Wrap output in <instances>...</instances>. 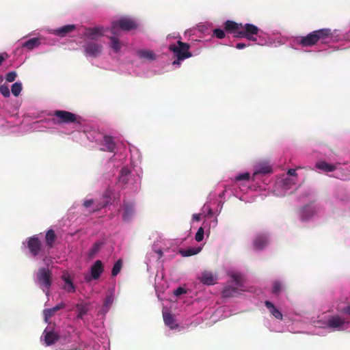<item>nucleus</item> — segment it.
I'll use <instances>...</instances> for the list:
<instances>
[{
  "mask_svg": "<svg viewBox=\"0 0 350 350\" xmlns=\"http://www.w3.org/2000/svg\"><path fill=\"white\" fill-rule=\"evenodd\" d=\"M17 77V74L16 72L14 71H12V72H8L6 76H5V80L8 81V82H13L16 78Z\"/></svg>",
  "mask_w": 350,
  "mask_h": 350,
  "instance_id": "obj_42",
  "label": "nucleus"
},
{
  "mask_svg": "<svg viewBox=\"0 0 350 350\" xmlns=\"http://www.w3.org/2000/svg\"><path fill=\"white\" fill-rule=\"evenodd\" d=\"M0 92L5 97H9L10 95V92L8 86L5 85H0Z\"/></svg>",
  "mask_w": 350,
  "mask_h": 350,
  "instance_id": "obj_43",
  "label": "nucleus"
},
{
  "mask_svg": "<svg viewBox=\"0 0 350 350\" xmlns=\"http://www.w3.org/2000/svg\"><path fill=\"white\" fill-rule=\"evenodd\" d=\"M8 55L5 54H0V66L2 65L3 62L6 59Z\"/></svg>",
  "mask_w": 350,
  "mask_h": 350,
  "instance_id": "obj_50",
  "label": "nucleus"
},
{
  "mask_svg": "<svg viewBox=\"0 0 350 350\" xmlns=\"http://www.w3.org/2000/svg\"><path fill=\"white\" fill-rule=\"evenodd\" d=\"M91 277L94 280H97L104 271L103 264L101 260H97L91 267Z\"/></svg>",
  "mask_w": 350,
  "mask_h": 350,
  "instance_id": "obj_13",
  "label": "nucleus"
},
{
  "mask_svg": "<svg viewBox=\"0 0 350 350\" xmlns=\"http://www.w3.org/2000/svg\"><path fill=\"white\" fill-rule=\"evenodd\" d=\"M85 55L92 57L98 56L103 50L102 44L94 42H87L84 46Z\"/></svg>",
  "mask_w": 350,
  "mask_h": 350,
  "instance_id": "obj_8",
  "label": "nucleus"
},
{
  "mask_svg": "<svg viewBox=\"0 0 350 350\" xmlns=\"http://www.w3.org/2000/svg\"><path fill=\"white\" fill-rule=\"evenodd\" d=\"M137 55L140 58L147 59H154L156 58L154 53L152 51L141 50L137 52Z\"/></svg>",
  "mask_w": 350,
  "mask_h": 350,
  "instance_id": "obj_28",
  "label": "nucleus"
},
{
  "mask_svg": "<svg viewBox=\"0 0 350 350\" xmlns=\"http://www.w3.org/2000/svg\"><path fill=\"white\" fill-rule=\"evenodd\" d=\"M282 284L278 281L274 282L273 284L272 293L273 294L278 295L282 291Z\"/></svg>",
  "mask_w": 350,
  "mask_h": 350,
  "instance_id": "obj_39",
  "label": "nucleus"
},
{
  "mask_svg": "<svg viewBox=\"0 0 350 350\" xmlns=\"http://www.w3.org/2000/svg\"><path fill=\"white\" fill-rule=\"evenodd\" d=\"M97 209H98V208H94V209H93V210H92V212L96 211Z\"/></svg>",
  "mask_w": 350,
  "mask_h": 350,
  "instance_id": "obj_53",
  "label": "nucleus"
},
{
  "mask_svg": "<svg viewBox=\"0 0 350 350\" xmlns=\"http://www.w3.org/2000/svg\"><path fill=\"white\" fill-rule=\"evenodd\" d=\"M131 171L126 167L122 168L119 175V183L125 185L128 183L129 180V174Z\"/></svg>",
  "mask_w": 350,
  "mask_h": 350,
  "instance_id": "obj_22",
  "label": "nucleus"
},
{
  "mask_svg": "<svg viewBox=\"0 0 350 350\" xmlns=\"http://www.w3.org/2000/svg\"><path fill=\"white\" fill-rule=\"evenodd\" d=\"M40 44V42H39V40L38 38H31V39H29L28 40H27L26 42H25L23 43V46L31 50V49H33V48H35L36 46H38Z\"/></svg>",
  "mask_w": 350,
  "mask_h": 350,
  "instance_id": "obj_31",
  "label": "nucleus"
},
{
  "mask_svg": "<svg viewBox=\"0 0 350 350\" xmlns=\"http://www.w3.org/2000/svg\"><path fill=\"white\" fill-rule=\"evenodd\" d=\"M93 204L92 200H87L83 202V206L85 208H89Z\"/></svg>",
  "mask_w": 350,
  "mask_h": 350,
  "instance_id": "obj_47",
  "label": "nucleus"
},
{
  "mask_svg": "<svg viewBox=\"0 0 350 350\" xmlns=\"http://www.w3.org/2000/svg\"><path fill=\"white\" fill-rule=\"evenodd\" d=\"M186 293L187 291L185 288L183 287H178L174 291V294L178 297Z\"/></svg>",
  "mask_w": 350,
  "mask_h": 350,
  "instance_id": "obj_46",
  "label": "nucleus"
},
{
  "mask_svg": "<svg viewBox=\"0 0 350 350\" xmlns=\"http://www.w3.org/2000/svg\"><path fill=\"white\" fill-rule=\"evenodd\" d=\"M103 145L105 146V150L109 152H112L116 148V144L114 143L113 138L110 136H104Z\"/></svg>",
  "mask_w": 350,
  "mask_h": 350,
  "instance_id": "obj_23",
  "label": "nucleus"
},
{
  "mask_svg": "<svg viewBox=\"0 0 350 350\" xmlns=\"http://www.w3.org/2000/svg\"><path fill=\"white\" fill-rule=\"evenodd\" d=\"M104 35L103 27H96L93 28H86L83 36L92 40H96L98 37Z\"/></svg>",
  "mask_w": 350,
  "mask_h": 350,
  "instance_id": "obj_10",
  "label": "nucleus"
},
{
  "mask_svg": "<svg viewBox=\"0 0 350 350\" xmlns=\"http://www.w3.org/2000/svg\"><path fill=\"white\" fill-rule=\"evenodd\" d=\"M43 335L46 346L55 344L59 339V336L53 331H47L45 329L43 332Z\"/></svg>",
  "mask_w": 350,
  "mask_h": 350,
  "instance_id": "obj_15",
  "label": "nucleus"
},
{
  "mask_svg": "<svg viewBox=\"0 0 350 350\" xmlns=\"http://www.w3.org/2000/svg\"><path fill=\"white\" fill-rule=\"evenodd\" d=\"M66 307V304L64 303H60L57 304V306H54L53 308L46 309L44 310V320L46 322H48L49 319H51L55 313Z\"/></svg>",
  "mask_w": 350,
  "mask_h": 350,
  "instance_id": "obj_16",
  "label": "nucleus"
},
{
  "mask_svg": "<svg viewBox=\"0 0 350 350\" xmlns=\"http://www.w3.org/2000/svg\"><path fill=\"white\" fill-rule=\"evenodd\" d=\"M317 168L321 170L324 172H333L336 170L335 165L328 163L325 161H320L316 164Z\"/></svg>",
  "mask_w": 350,
  "mask_h": 350,
  "instance_id": "obj_24",
  "label": "nucleus"
},
{
  "mask_svg": "<svg viewBox=\"0 0 350 350\" xmlns=\"http://www.w3.org/2000/svg\"><path fill=\"white\" fill-rule=\"evenodd\" d=\"M134 213V208L131 204H126L123 213V219L124 221H129Z\"/></svg>",
  "mask_w": 350,
  "mask_h": 350,
  "instance_id": "obj_26",
  "label": "nucleus"
},
{
  "mask_svg": "<svg viewBox=\"0 0 350 350\" xmlns=\"http://www.w3.org/2000/svg\"><path fill=\"white\" fill-rule=\"evenodd\" d=\"M340 312L345 315L347 323H350V305L342 309Z\"/></svg>",
  "mask_w": 350,
  "mask_h": 350,
  "instance_id": "obj_45",
  "label": "nucleus"
},
{
  "mask_svg": "<svg viewBox=\"0 0 350 350\" xmlns=\"http://www.w3.org/2000/svg\"><path fill=\"white\" fill-rule=\"evenodd\" d=\"M314 213H315L314 208L310 205H307V206L302 207L299 210V213L300 219L302 221L308 220L314 215Z\"/></svg>",
  "mask_w": 350,
  "mask_h": 350,
  "instance_id": "obj_14",
  "label": "nucleus"
},
{
  "mask_svg": "<svg viewBox=\"0 0 350 350\" xmlns=\"http://www.w3.org/2000/svg\"><path fill=\"white\" fill-rule=\"evenodd\" d=\"M246 46H247V44L245 43H242V42L237 43L235 46V47L237 49H243L245 48Z\"/></svg>",
  "mask_w": 350,
  "mask_h": 350,
  "instance_id": "obj_48",
  "label": "nucleus"
},
{
  "mask_svg": "<svg viewBox=\"0 0 350 350\" xmlns=\"http://www.w3.org/2000/svg\"><path fill=\"white\" fill-rule=\"evenodd\" d=\"M230 277L232 281L235 283L237 287L240 288L243 286V283L244 281L243 275L239 273H232Z\"/></svg>",
  "mask_w": 350,
  "mask_h": 350,
  "instance_id": "obj_27",
  "label": "nucleus"
},
{
  "mask_svg": "<svg viewBox=\"0 0 350 350\" xmlns=\"http://www.w3.org/2000/svg\"><path fill=\"white\" fill-rule=\"evenodd\" d=\"M109 38L111 41L110 46L116 53L119 52L121 49V44L118 38L115 36H110Z\"/></svg>",
  "mask_w": 350,
  "mask_h": 350,
  "instance_id": "obj_29",
  "label": "nucleus"
},
{
  "mask_svg": "<svg viewBox=\"0 0 350 350\" xmlns=\"http://www.w3.org/2000/svg\"><path fill=\"white\" fill-rule=\"evenodd\" d=\"M213 35L219 38V39H222L225 37L226 34H225V31L223 30V29H214L213 31Z\"/></svg>",
  "mask_w": 350,
  "mask_h": 350,
  "instance_id": "obj_41",
  "label": "nucleus"
},
{
  "mask_svg": "<svg viewBox=\"0 0 350 350\" xmlns=\"http://www.w3.org/2000/svg\"><path fill=\"white\" fill-rule=\"evenodd\" d=\"M113 301V295L110 293L107 295L103 302V308L107 311Z\"/></svg>",
  "mask_w": 350,
  "mask_h": 350,
  "instance_id": "obj_36",
  "label": "nucleus"
},
{
  "mask_svg": "<svg viewBox=\"0 0 350 350\" xmlns=\"http://www.w3.org/2000/svg\"><path fill=\"white\" fill-rule=\"evenodd\" d=\"M36 282L42 291L48 295L52 284L51 271L45 267L40 268L36 273Z\"/></svg>",
  "mask_w": 350,
  "mask_h": 350,
  "instance_id": "obj_4",
  "label": "nucleus"
},
{
  "mask_svg": "<svg viewBox=\"0 0 350 350\" xmlns=\"http://www.w3.org/2000/svg\"><path fill=\"white\" fill-rule=\"evenodd\" d=\"M77 317L82 319L88 312V308L83 305H77Z\"/></svg>",
  "mask_w": 350,
  "mask_h": 350,
  "instance_id": "obj_38",
  "label": "nucleus"
},
{
  "mask_svg": "<svg viewBox=\"0 0 350 350\" xmlns=\"http://www.w3.org/2000/svg\"><path fill=\"white\" fill-rule=\"evenodd\" d=\"M250 174L248 172H245L243 174H239L236 176L235 180L237 181L241 180H248L250 179Z\"/></svg>",
  "mask_w": 350,
  "mask_h": 350,
  "instance_id": "obj_44",
  "label": "nucleus"
},
{
  "mask_svg": "<svg viewBox=\"0 0 350 350\" xmlns=\"http://www.w3.org/2000/svg\"><path fill=\"white\" fill-rule=\"evenodd\" d=\"M102 243L100 242L95 243L89 252V257H94L100 250Z\"/></svg>",
  "mask_w": 350,
  "mask_h": 350,
  "instance_id": "obj_35",
  "label": "nucleus"
},
{
  "mask_svg": "<svg viewBox=\"0 0 350 350\" xmlns=\"http://www.w3.org/2000/svg\"><path fill=\"white\" fill-rule=\"evenodd\" d=\"M260 31L259 28L253 24H241V29L238 32L237 38H245L250 41L256 42L254 36H257Z\"/></svg>",
  "mask_w": 350,
  "mask_h": 350,
  "instance_id": "obj_6",
  "label": "nucleus"
},
{
  "mask_svg": "<svg viewBox=\"0 0 350 350\" xmlns=\"http://www.w3.org/2000/svg\"><path fill=\"white\" fill-rule=\"evenodd\" d=\"M238 287L232 286L231 285L226 286L222 291V296L224 297H232L238 293Z\"/></svg>",
  "mask_w": 350,
  "mask_h": 350,
  "instance_id": "obj_21",
  "label": "nucleus"
},
{
  "mask_svg": "<svg viewBox=\"0 0 350 350\" xmlns=\"http://www.w3.org/2000/svg\"><path fill=\"white\" fill-rule=\"evenodd\" d=\"M189 44L180 40L177 41L176 44L170 45L169 50L172 51L177 58L173 62V65L180 64L181 61L192 56L191 53L189 51Z\"/></svg>",
  "mask_w": 350,
  "mask_h": 350,
  "instance_id": "obj_2",
  "label": "nucleus"
},
{
  "mask_svg": "<svg viewBox=\"0 0 350 350\" xmlns=\"http://www.w3.org/2000/svg\"><path fill=\"white\" fill-rule=\"evenodd\" d=\"M241 24L228 20L224 23V29L227 33H232L234 38H237L238 32L241 29Z\"/></svg>",
  "mask_w": 350,
  "mask_h": 350,
  "instance_id": "obj_11",
  "label": "nucleus"
},
{
  "mask_svg": "<svg viewBox=\"0 0 350 350\" xmlns=\"http://www.w3.org/2000/svg\"><path fill=\"white\" fill-rule=\"evenodd\" d=\"M76 29L75 25H66L54 30L55 34L64 37Z\"/></svg>",
  "mask_w": 350,
  "mask_h": 350,
  "instance_id": "obj_17",
  "label": "nucleus"
},
{
  "mask_svg": "<svg viewBox=\"0 0 350 350\" xmlns=\"http://www.w3.org/2000/svg\"><path fill=\"white\" fill-rule=\"evenodd\" d=\"M265 306L269 309L270 313L277 319L282 320L283 315L282 312L276 308L274 305L269 301H265Z\"/></svg>",
  "mask_w": 350,
  "mask_h": 350,
  "instance_id": "obj_19",
  "label": "nucleus"
},
{
  "mask_svg": "<svg viewBox=\"0 0 350 350\" xmlns=\"http://www.w3.org/2000/svg\"><path fill=\"white\" fill-rule=\"evenodd\" d=\"M201 250V248L200 247H198V248H189V249H187V250H181L180 251V254L183 256L184 257H188V256H191L193 255H196L198 253H199Z\"/></svg>",
  "mask_w": 350,
  "mask_h": 350,
  "instance_id": "obj_32",
  "label": "nucleus"
},
{
  "mask_svg": "<svg viewBox=\"0 0 350 350\" xmlns=\"http://www.w3.org/2000/svg\"><path fill=\"white\" fill-rule=\"evenodd\" d=\"M193 219L196 221H199L200 219V215L199 214L193 215Z\"/></svg>",
  "mask_w": 350,
  "mask_h": 350,
  "instance_id": "obj_51",
  "label": "nucleus"
},
{
  "mask_svg": "<svg viewBox=\"0 0 350 350\" xmlns=\"http://www.w3.org/2000/svg\"><path fill=\"white\" fill-rule=\"evenodd\" d=\"M27 247L32 256H38L42 250V243L37 236L27 239Z\"/></svg>",
  "mask_w": 350,
  "mask_h": 350,
  "instance_id": "obj_7",
  "label": "nucleus"
},
{
  "mask_svg": "<svg viewBox=\"0 0 350 350\" xmlns=\"http://www.w3.org/2000/svg\"><path fill=\"white\" fill-rule=\"evenodd\" d=\"M288 175L296 176L297 175L296 170L295 169H289L287 172Z\"/></svg>",
  "mask_w": 350,
  "mask_h": 350,
  "instance_id": "obj_49",
  "label": "nucleus"
},
{
  "mask_svg": "<svg viewBox=\"0 0 350 350\" xmlns=\"http://www.w3.org/2000/svg\"><path fill=\"white\" fill-rule=\"evenodd\" d=\"M217 275L216 273L209 271H204L202 273L201 276L199 278L200 282L206 285L215 284L217 281Z\"/></svg>",
  "mask_w": 350,
  "mask_h": 350,
  "instance_id": "obj_9",
  "label": "nucleus"
},
{
  "mask_svg": "<svg viewBox=\"0 0 350 350\" xmlns=\"http://www.w3.org/2000/svg\"><path fill=\"white\" fill-rule=\"evenodd\" d=\"M163 320L165 324L168 326L170 329H176L178 325L176 323L174 317L170 313H163Z\"/></svg>",
  "mask_w": 350,
  "mask_h": 350,
  "instance_id": "obj_20",
  "label": "nucleus"
},
{
  "mask_svg": "<svg viewBox=\"0 0 350 350\" xmlns=\"http://www.w3.org/2000/svg\"><path fill=\"white\" fill-rule=\"evenodd\" d=\"M204 228L202 227L199 228L195 236L196 241L198 242H200L201 241H202L204 239Z\"/></svg>",
  "mask_w": 350,
  "mask_h": 350,
  "instance_id": "obj_40",
  "label": "nucleus"
},
{
  "mask_svg": "<svg viewBox=\"0 0 350 350\" xmlns=\"http://www.w3.org/2000/svg\"><path fill=\"white\" fill-rule=\"evenodd\" d=\"M122 267V260L121 259L118 260L111 270V275L116 276L121 271Z\"/></svg>",
  "mask_w": 350,
  "mask_h": 350,
  "instance_id": "obj_34",
  "label": "nucleus"
},
{
  "mask_svg": "<svg viewBox=\"0 0 350 350\" xmlns=\"http://www.w3.org/2000/svg\"><path fill=\"white\" fill-rule=\"evenodd\" d=\"M55 118L53 119V122L55 124H81V117L76 114L64 110H55L53 112Z\"/></svg>",
  "mask_w": 350,
  "mask_h": 350,
  "instance_id": "obj_3",
  "label": "nucleus"
},
{
  "mask_svg": "<svg viewBox=\"0 0 350 350\" xmlns=\"http://www.w3.org/2000/svg\"><path fill=\"white\" fill-rule=\"evenodd\" d=\"M272 172L271 166L267 164H262L259 166L258 170L254 173L256 174H267Z\"/></svg>",
  "mask_w": 350,
  "mask_h": 350,
  "instance_id": "obj_30",
  "label": "nucleus"
},
{
  "mask_svg": "<svg viewBox=\"0 0 350 350\" xmlns=\"http://www.w3.org/2000/svg\"><path fill=\"white\" fill-rule=\"evenodd\" d=\"M268 239L265 235H259L254 241V248L260 250L267 244Z\"/></svg>",
  "mask_w": 350,
  "mask_h": 350,
  "instance_id": "obj_18",
  "label": "nucleus"
},
{
  "mask_svg": "<svg viewBox=\"0 0 350 350\" xmlns=\"http://www.w3.org/2000/svg\"><path fill=\"white\" fill-rule=\"evenodd\" d=\"M333 38V33L330 29L323 28L313 31L305 36H302L297 43L303 47L312 46L318 42L327 43Z\"/></svg>",
  "mask_w": 350,
  "mask_h": 350,
  "instance_id": "obj_1",
  "label": "nucleus"
},
{
  "mask_svg": "<svg viewBox=\"0 0 350 350\" xmlns=\"http://www.w3.org/2000/svg\"><path fill=\"white\" fill-rule=\"evenodd\" d=\"M56 235L53 230H49L45 236L46 243L49 248H51L53 245Z\"/></svg>",
  "mask_w": 350,
  "mask_h": 350,
  "instance_id": "obj_25",
  "label": "nucleus"
},
{
  "mask_svg": "<svg viewBox=\"0 0 350 350\" xmlns=\"http://www.w3.org/2000/svg\"><path fill=\"white\" fill-rule=\"evenodd\" d=\"M346 38L348 40H350V31H348L346 34Z\"/></svg>",
  "mask_w": 350,
  "mask_h": 350,
  "instance_id": "obj_52",
  "label": "nucleus"
},
{
  "mask_svg": "<svg viewBox=\"0 0 350 350\" xmlns=\"http://www.w3.org/2000/svg\"><path fill=\"white\" fill-rule=\"evenodd\" d=\"M346 323H347L346 317L342 318L336 315L330 317L327 320V324L330 328H340Z\"/></svg>",
  "mask_w": 350,
  "mask_h": 350,
  "instance_id": "obj_12",
  "label": "nucleus"
},
{
  "mask_svg": "<svg viewBox=\"0 0 350 350\" xmlns=\"http://www.w3.org/2000/svg\"><path fill=\"white\" fill-rule=\"evenodd\" d=\"M22 90V84L20 82H16L12 84L11 88L12 93L15 96H18Z\"/></svg>",
  "mask_w": 350,
  "mask_h": 350,
  "instance_id": "obj_37",
  "label": "nucleus"
},
{
  "mask_svg": "<svg viewBox=\"0 0 350 350\" xmlns=\"http://www.w3.org/2000/svg\"><path fill=\"white\" fill-rule=\"evenodd\" d=\"M63 280H64V289L69 293H74L75 291V286L71 280L65 276L63 277Z\"/></svg>",
  "mask_w": 350,
  "mask_h": 350,
  "instance_id": "obj_33",
  "label": "nucleus"
},
{
  "mask_svg": "<svg viewBox=\"0 0 350 350\" xmlns=\"http://www.w3.org/2000/svg\"><path fill=\"white\" fill-rule=\"evenodd\" d=\"M137 27L136 23L128 18H122L120 20L112 22L111 27V32L114 36H118L119 29H121L124 31H130Z\"/></svg>",
  "mask_w": 350,
  "mask_h": 350,
  "instance_id": "obj_5",
  "label": "nucleus"
}]
</instances>
